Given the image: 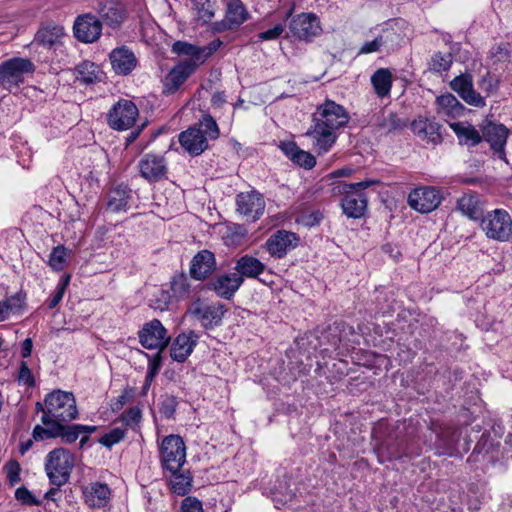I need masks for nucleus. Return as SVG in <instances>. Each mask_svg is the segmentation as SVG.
Returning a JSON list of instances; mask_svg holds the SVG:
<instances>
[{
  "instance_id": "cd10ccee",
  "label": "nucleus",
  "mask_w": 512,
  "mask_h": 512,
  "mask_svg": "<svg viewBox=\"0 0 512 512\" xmlns=\"http://www.w3.org/2000/svg\"><path fill=\"white\" fill-rule=\"evenodd\" d=\"M509 130L502 124H488L483 132V136L490 143L492 149L498 153L504 154V146L507 141Z\"/></svg>"
},
{
  "instance_id": "f3484780",
  "label": "nucleus",
  "mask_w": 512,
  "mask_h": 512,
  "mask_svg": "<svg viewBox=\"0 0 512 512\" xmlns=\"http://www.w3.org/2000/svg\"><path fill=\"white\" fill-rule=\"evenodd\" d=\"M314 122V126L307 131L306 135L312 138L314 149L319 154L326 153L337 139V130L330 129L317 121Z\"/></svg>"
},
{
  "instance_id": "6ab92c4d",
  "label": "nucleus",
  "mask_w": 512,
  "mask_h": 512,
  "mask_svg": "<svg viewBox=\"0 0 512 512\" xmlns=\"http://www.w3.org/2000/svg\"><path fill=\"white\" fill-rule=\"evenodd\" d=\"M297 241L295 233L278 231L266 241V248L272 256L281 258L297 245Z\"/></svg>"
},
{
  "instance_id": "774afa93",
  "label": "nucleus",
  "mask_w": 512,
  "mask_h": 512,
  "mask_svg": "<svg viewBox=\"0 0 512 512\" xmlns=\"http://www.w3.org/2000/svg\"><path fill=\"white\" fill-rule=\"evenodd\" d=\"M140 131L141 129H137L135 131H132L126 138V141H127V145L131 144L132 142H134L137 137L139 136L140 134Z\"/></svg>"
},
{
  "instance_id": "f03ea898",
  "label": "nucleus",
  "mask_w": 512,
  "mask_h": 512,
  "mask_svg": "<svg viewBox=\"0 0 512 512\" xmlns=\"http://www.w3.org/2000/svg\"><path fill=\"white\" fill-rule=\"evenodd\" d=\"M375 184H379V181L369 179L357 183H339L334 190L344 195L341 203L344 214L350 218H361L367 207L363 190Z\"/></svg>"
},
{
  "instance_id": "a18cd8bd",
  "label": "nucleus",
  "mask_w": 512,
  "mask_h": 512,
  "mask_svg": "<svg viewBox=\"0 0 512 512\" xmlns=\"http://www.w3.org/2000/svg\"><path fill=\"white\" fill-rule=\"evenodd\" d=\"M66 249L63 246H57L53 249L50 255L49 264L54 270H61L63 268Z\"/></svg>"
},
{
  "instance_id": "e433bc0d",
  "label": "nucleus",
  "mask_w": 512,
  "mask_h": 512,
  "mask_svg": "<svg viewBox=\"0 0 512 512\" xmlns=\"http://www.w3.org/2000/svg\"><path fill=\"white\" fill-rule=\"evenodd\" d=\"M45 427L37 425L33 430V438L35 440H45L58 437L62 430V424L50 418L49 424Z\"/></svg>"
},
{
  "instance_id": "0eeeda50",
  "label": "nucleus",
  "mask_w": 512,
  "mask_h": 512,
  "mask_svg": "<svg viewBox=\"0 0 512 512\" xmlns=\"http://www.w3.org/2000/svg\"><path fill=\"white\" fill-rule=\"evenodd\" d=\"M223 44L220 39L211 41L207 46H196L184 41H176L172 45V52L178 55L188 56L187 59L180 63L194 64L198 68L203 64L211 55H213Z\"/></svg>"
},
{
  "instance_id": "c9c22d12",
  "label": "nucleus",
  "mask_w": 512,
  "mask_h": 512,
  "mask_svg": "<svg viewBox=\"0 0 512 512\" xmlns=\"http://www.w3.org/2000/svg\"><path fill=\"white\" fill-rule=\"evenodd\" d=\"M196 20L203 24L208 23L215 14L214 4L210 0H191Z\"/></svg>"
},
{
  "instance_id": "c756f323",
  "label": "nucleus",
  "mask_w": 512,
  "mask_h": 512,
  "mask_svg": "<svg viewBox=\"0 0 512 512\" xmlns=\"http://www.w3.org/2000/svg\"><path fill=\"white\" fill-rule=\"evenodd\" d=\"M65 36L64 28L56 24L43 26L36 34L35 41L47 48H53L61 44Z\"/></svg>"
},
{
  "instance_id": "b1692460",
  "label": "nucleus",
  "mask_w": 512,
  "mask_h": 512,
  "mask_svg": "<svg viewBox=\"0 0 512 512\" xmlns=\"http://www.w3.org/2000/svg\"><path fill=\"white\" fill-rule=\"evenodd\" d=\"M242 285V277L236 273L222 274L209 283V288L218 296L230 299Z\"/></svg>"
},
{
  "instance_id": "338daca9",
  "label": "nucleus",
  "mask_w": 512,
  "mask_h": 512,
  "mask_svg": "<svg viewBox=\"0 0 512 512\" xmlns=\"http://www.w3.org/2000/svg\"><path fill=\"white\" fill-rule=\"evenodd\" d=\"M175 411V408H174V400L173 399H170L169 400V405L166 404L164 406V413L167 415V416H170L173 414V412Z\"/></svg>"
},
{
  "instance_id": "bb28decb",
  "label": "nucleus",
  "mask_w": 512,
  "mask_h": 512,
  "mask_svg": "<svg viewBox=\"0 0 512 512\" xmlns=\"http://www.w3.org/2000/svg\"><path fill=\"white\" fill-rule=\"evenodd\" d=\"M196 338L197 336L193 332L190 334L178 335L171 346V357L178 362L186 360L193 351V347L196 344Z\"/></svg>"
},
{
  "instance_id": "393cba45",
  "label": "nucleus",
  "mask_w": 512,
  "mask_h": 512,
  "mask_svg": "<svg viewBox=\"0 0 512 512\" xmlns=\"http://www.w3.org/2000/svg\"><path fill=\"white\" fill-rule=\"evenodd\" d=\"M85 502L93 508H102L110 499V489L106 484L94 482L83 489Z\"/></svg>"
},
{
  "instance_id": "1a4fd4ad",
  "label": "nucleus",
  "mask_w": 512,
  "mask_h": 512,
  "mask_svg": "<svg viewBox=\"0 0 512 512\" xmlns=\"http://www.w3.org/2000/svg\"><path fill=\"white\" fill-rule=\"evenodd\" d=\"M138 116L136 105L127 99H120L108 113L111 128L119 131L131 128Z\"/></svg>"
},
{
  "instance_id": "5701e85b",
  "label": "nucleus",
  "mask_w": 512,
  "mask_h": 512,
  "mask_svg": "<svg viewBox=\"0 0 512 512\" xmlns=\"http://www.w3.org/2000/svg\"><path fill=\"white\" fill-rule=\"evenodd\" d=\"M225 312V306L219 302L212 304H199L193 310V314L206 328L219 325Z\"/></svg>"
},
{
  "instance_id": "8fccbe9b",
  "label": "nucleus",
  "mask_w": 512,
  "mask_h": 512,
  "mask_svg": "<svg viewBox=\"0 0 512 512\" xmlns=\"http://www.w3.org/2000/svg\"><path fill=\"white\" fill-rule=\"evenodd\" d=\"M69 279L70 277L67 276L61 283L58 284L54 295L48 302L49 309H54L60 303L65 293V289L69 283Z\"/></svg>"
},
{
  "instance_id": "e2e57ef3",
  "label": "nucleus",
  "mask_w": 512,
  "mask_h": 512,
  "mask_svg": "<svg viewBox=\"0 0 512 512\" xmlns=\"http://www.w3.org/2000/svg\"><path fill=\"white\" fill-rule=\"evenodd\" d=\"M469 105L480 107L484 106V98H463Z\"/></svg>"
},
{
  "instance_id": "a19ab883",
  "label": "nucleus",
  "mask_w": 512,
  "mask_h": 512,
  "mask_svg": "<svg viewBox=\"0 0 512 512\" xmlns=\"http://www.w3.org/2000/svg\"><path fill=\"white\" fill-rule=\"evenodd\" d=\"M170 479L171 490L177 495H185L188 493L192 486V478L184 473L171 472Z\"/></svg>"
},
{
  "instance_id": "dca6fc26",
  "label": "nucleus",
  "mask_w": 512,
  "mask_h": 512,
  "mask_svg": "<svg viewBox=\"0 0 512 512\" xmlns=\"http://www.w3.org/2000/svg\"><path fill=\"white\" fill-rule=\"evenodd\" d=\"M249 18V13L239 0H231L227 4L225 18L214 24L217 32L233 30L241 26Z\"/></svg>"
},
{
  "instance_id": "7c9ffc66",
  "label": "nucleus",
  "mask_w": 512,
  "mask_h": 512,
  "mask_svg": "<svg viewBox=\"0 0 512 512\" xmlns=\"http://www.w3.org/2000/svg\"><path fill=\"white\" fill-rule=\"evenodd\" d=\"M194 64L178 63L167 75L165 86L170 93H175L186 79L196 70Z\"/></svg>"
},
{
  "instance_id": "412c9836",
  "label": "nucleus",
  "mask_w": 512,
  "mask_h": 512,
  "mask_svg": "<svg viewBox=\"0 0 512 512\" xmlns=\"http://www.w3.org/2000/svg\"><path fill=\"white\" fill-rule=\"evenodd\" d=\"M138 166L141 176L149 182L159 181L167 172L164 159L152 154L145 155Z\"/></svg>"
},
{
  "instance_id": "4be33fe9",
  "label": "nucleus",
  "mask_w": 512,
  "mask_h": 512,
  "mask_svg": "<svg viewBox=\"0 0 512 512\" xmlns=\"http://www.w3.org/2000/svg\"><path fill=\"white\" fill-rule=\"evenodd\" d=\"M98 13L101 20L112 28H118L126 17V10L123 4L113 0L101 2L98 7Z\"/></svg>"
},
{
  "instance_id": "58836bf2",
  "label": "nucleus",
  "mask_w": 512,
  "mask_h": 512,
  "mask_svg": "<svg viewBox=\"0 0 512 512\" xmlns=\"http://www.w3.org/2000/svg\"><path fill=\"white\" fill-rule=\"evenodd\" d=\"M129 192L126 189L116 188L110 192L108 209L112 212L126 210L129 199Z\"/></svg>"
},
{
  "instance_id": "69168bd1",
  "label": "nucleus",
  "mask_w": 512,
  "mask_h": 512,
  "mask_svg": "<svg viewBox=\"0 0 512 512\" xmlns=\"http://www.w3.org/2000/svg\"><path fill=\"white\" fill-rule=\"evenodd\" d=\"M351 173H352V169L342 168V169H338V170L334 171L332 173V175L335 177H342V176H350Z\"/></svg>"
},
{
  "instance_id": "9d476101",
  "label": "nucleus",
  "mask_w": 512,
  "mask_h": 512,
  "mask_svg": "<svg viewBox=\"0 0 512 512\" xmlns=\"http://www.w3.org/2000/svg\"><path fill=\"white\" fill-rule=\"evenodd\" d=\"M289 30L292 36L308 42L320 33L321 27L314 14L301 13L292 18L289 24Z\"/></svg>"
},
{
  "instance_id": "aec40b11",
  "label": "nucleus",
  "mask_w": 512,
  "mask_h": 512,
  "mask_svg": "<svg viewBox=\"0 0 512 512\" xmlns=\"http://www.w3.org/2000/svg\"><path fill=\"white\" fill-rule=\"evenodd\" d=\"M113 70L118 75L130 74L137 65V59L132 50L126 46L117 47L109 55Z\"/></svg>"
},
{
  "instance_id": "ddd939ff",
  "label": "nucleus",
  "mask_w": 512,
  "mask_h": 512,
  "mask_svg": "<svg viewBox=\"0 0 512 512\" xmlns=\"http://www.w3.org/2000/svg\"><path fill=\"white\" fill-rule=\"evenodd\" d=\"M139 340L141 345L147 349L162 350L167 346L169 337L167 336V331L161 322L154 319L145 324L139 332Z\"/></svg>"
},
{
  "instance_id": "a211bd4d",
  "label": "nucleus",
  "mask_w": 512,
  "mask_h": 512,
  "mask_svg": "<svg viewBox=\"0 0 512 512\" xmlns=\"http://www.w3.org/2000/svg\"><path fill=\"white\" fill-rule=\"evenodd\" d=\"M216 270L215 255L209 250L199 251L192 259L190 275L196 280H204Z\"/></svg>"
},
{
  "instance_id": "de8ad7c7",
  "label": "nucleus",
  "mask_w": 512,
  "mask_h": 512,
  "mask_svg": "<svg viewBox=\"0 0 512 512\" xmlns=\"http://www.w3.org/2000/svg\"><path fill=\"white\" fill-rule=\"evenodd\" d=\"M440 126L437 123L431 122L428 128L422 134L421 138L428 143L436 145L442 141L441 133L439 132Z\"/></svg>"
},
{
  "instance_id": "6e6d98bb",
  "label": "nucleus",
  "mask_w": 512,
  "mask_h": 512,
  "mask_svg": "<svg viewBox=\"0 0 512 512\" xmlns=\"http://www.w3.org/2000/svg\"><path fill=\"white\" fill-rule=\"evenodd\" d=\"M284 32V25L277 24L273 28L259 33L258 37L262 41L277 39Z\"/></svg>"
},
{
  "instance_id": "49530a36",
  "label": "nucleus",
  "mask_w": 512,
  "mask_h": 512,
  "mask_svg": "<svg viewBox=\"0 0 512 512\" xmlns=\"http://www.w3.org/2000/svg\"><path fill=\"white\" fill-rule=\"evenodd\" d=\"M124 435H125L124 430H122L120 428H114L109 433H106L105 435H103L99 439V442L106 447H111L112 445L121 441L124 438Z\"/></svg>"
},
{
  "instance_id": "13d9d810",
  "label": "nucleus",
  "mask_w": 512,
  "mask_h": 512,
  "mask_svg": "<svg viewBox=\"0 0 512 512\" xmlns=\"http://www.w3.org/2000/svg\"><path fill=\"white\" fill-rule=\"evenodd\" d=\"M15 497L23 504H37V501L33 498L31 492L25 487L18 488L15 492Z\"/></svg>"
},
{
  "instance_id": "4c0bfd02",
  "label": "nucleus",
  "mask_w": 512,
  "mask_h": 512,
  "mask_svg": "<svg viewBox=\"0 0 512 512\" xmlns=\"http://www.w3.org/2000/svg\"><path fill=\"white\" fill-rule=\"evenodd\" d=\"M24 300L25 295L20 292L0 302V321L7 319L11 312L21 309L24 304Z\"/></svg>"
},
{
  "instance_id": "09e8293b",
  "label": "nucleus",
  "mask_w": 512,
  "mask_h": 512,
  "mask_svg": "<svg viewBox=\"0 0 512 512\" xmlns=\"http://www.w3.org/2000/svg\"><path fill=\"white\" fill-rule=\"evenodd\" d=\"M121 419L126 426L134 427L141 419V411L138 407H132L122 414Z\"/></svg>"
},
{
  "instance_id": "39448f33",
  "label": "nucleus",
  "mask_w": 512,
  "mask_h": 512,
  "mask_svg": "<svg viewBox=\"0 0 512 512\" xmlns=\"http://www.w3.org/2000/svg\"><path fill=\"white\" fill-rule=\"evenodd\" d=\"M480 227L489 238L500 242L512 237V218L504 209H494L483 215Z\"/></svg>"
},
{
  "instance_id": "864d4df0",
  "label": "nucleus",
  "mask_w": 512,
  "mask_h": 512,
  "mask_svg": "<svg viewBox=\"0 0 512 512\" xmlns=\"http://www.w3.org/2000/svg\"><path fill=\"white\" fill-rule=\"evenodd\" d=\"M181 512H203L202 503L194 497H187L182 501Z\"/></svg>"
},
{
  "instance_id": "603ef678",
  "label": "nucleus",
  "mask_w": 512,
  "mask_h": 512,
  "mask_svg": "<svg viewBox=\"0 0 512 512\" xmlns=\"http://www.w3.org/2000/svg\"><path fill=\"white\" fill-rule=\"evenodd\" d=\"M499 81L495 75L487 73L480 82V88L486 93H496Z\"/></svg>"
},
{
  "instance_id": "f257e3e1",
  "label": "nucleus",
  "mask_w": 512,
  "mask_h": 512,
  "mask_svg": "<svg viewBox=\"0 0 512 512\" xmlns=\"http://www.w3.org/2000/svg\"><path fill=\"white\" fill-rule=\"evenodd\" d=\"M219 129L210 115L179 134L181 147L191 156H198L208 148V140L217 139Z\"/></svg>"
},
{
  "instance_id": "680f3d73",
  "label": "nucleus",
  "mask_w": 512,
  "mask_h": 512,
  "mask_svg": "<svg viewBox=\"0 0 512 512\" xmlns=\"http://www.w3.org/2000/svg\"><path fill=\"white\" fill-rule=\"evenodd\" d=\"M18 471H19V465L17 463L11 464V468L9 471V478L11 482H15L18 480Z\"/></svg>"
},
{
  "instance_id": "2eb2a0df",
  "label": "nucleus",
  "mask_w": 512,
  "mask_h": 512,
  "mask_svg": "<svg viewBox=\"0 0 512 512\" xmlns=\"http://www.w3.org/2000/svg\"><path fill=\"white\" fill-rule=\"evenodd\" d=\"M318 112L319 117L315 118L314 121L328 126L330 129L338 130L349 120L348 113L345 109L341 105L329 99L323 106L318 108Z\"/></svg>"
},
{
  "instance_id": "ea45409f",
  "label": "nucleus",
  "mask_w": 512,
  "mask_h": 512,
  "mask_svg": "<svg viewBox=\"0 0 512 512\" xmlns=\"http://www.w3.org/2000/svg\"><path fill=\"white\" fill-rule=\"evenodd\" d=\"M453 63V56L451 53L436 52L432 55L428 62V69L435 73L447 71Z\"/></svg>"
},
{
  "instance_id": "c03bdc74",
  "label": "nucleus",
  "mask_w": 512,
  "mask_h": 512,
  "mask_svg": "<svg viewBox=\"0 0 512 512\" xmlns=\"http://www.w3.org/2000/svg\"><path fill=\"white\" fill-rule=\"evenodd\" d=\"M171 289L175 296L179 298L187 297L190 292L188 277L183 273L174 276L171 282Z\"/></svg>"
},
{
  "instance_id": "0e129e2a",
  "label": "nucleus",
  "mask_w": 512,
  "mask_h": 512,
  "mask_svg": "<svg viewBox=\"0 0 512 512\" xmlns=\"http://www.w3.org/2000/svg\"><path fill=\"white\" fill-rule=\"evenodd\" d=\"M59 488L60 487H57V486H53L52 488H50L46 492L45 498L48 499V500L55 501L56 500L55 496L59 493Z\"/></svg>"
},
{
  "instance_id": "20e7f679",
  "label": "nucleus",
  "mask_w": 512,
  "mask_h": 512,
  "mask_svg": "<svg viewBox=\"0 0 512 512\" xmlns=\"http://www.w3.org/2000/svg\"><path fill=\"white\" fill-rule=\"evenodd\" d=\"M75 465L74 455L65 448L50 451L45 459V472L50 484L61 487L69 479Z\"/></svg>"
},
{
  "instance_id": "4468645a",
  "label": "nucleus",
  "mask_w": 512,
  "mask_h": 512,
  "mask_svg": "<svg viewBox=\"0 0 512 512\" xmlns=\"http://www.w3.org/2000/svg\"><path fill=\"white\" fill-rule=\"evenodd\" d=\"M73 29L79 41L93 43L101 36L102 22L95 15L85 14L76 18Z\"/></svg>"
},
{
  "instance_id": "72a5a7b5",
  "label": "nucleus",
  "mask_w": 512,
  "mask_h": 512,
  "mask_svg": "<svg viewBox=\"0 0 512 512\" xmlns=\"http://www.w3.org/2000/svg\"><path fill=\"white\" fill-rule=\"evenodd\" d=\"M453 131L458 136L460 142L470 144L472 146L477 145L481 142V136L479 132L472 126H465L460 123H454L451 125Z\"/></svg>"
},
{
  "instance_id": "5fc2aeb1",
  "label": "nucleus",
  "mask_w": 512,
  "mask_h": 512,
  "mask_svg": "<svg viewBox=\"0 0 512 512\" xmlns=\"http://www.w3.org/2000/svg\"><path fill=\"white\" fill-rule=\"evenodd\" d=\"M18 379L29 387H32L35 384L32 372L25 361H22L20 364Z\"/></svg>"
},
{
  "instance_id": "37998d69",
  "label": "nucleus",
  "mask_w": 512,
  "mask_h": 512,
  "mask_svg": "<svg viewBox=\"0 0 512 512\" xmlns=\"http://www.w3.org/2000/svg\"><path fill=\"white\" fill-rule=\"evenodd\" d=\"M441 113L455 117L463 110V106L457 101V98H436Z\"/></svg>"
},
{
  "instance_id": "9b49d317",
  "label": "nucleus",
  "mask_w": 512,
  "mask_h": 512,
  "mask_svg": "<svg viewBox=\"0 0 512 512\" xmlns=\"http://www.w3.org/2000/svg\"><path fill=\"white\" fill-rule=\"evenodd\" d=\"M441 203L439 191L432 187H420L410 192L408 204L420 213H429Z\"/></svg>"
},
{
  "instance_id": "423d86ee",
  "label": "nucleus",
  "mask_w": 512,
  "mask_h": 512,
  "mask_svg": "<svg viewBox=\"0 0 512 512\" xmlns=\"http://www.w3.org/2000/svg\"><path fill=\"white\" fill-rule=\"evenodd\" d=\"M161 462L170 472H180L186 461V447L178 435L166 436L160 446Z\"/></svg>"
},
{
  "instance_id": "2f4dec72",
  "label": "nucleus",
  "mask_w": 512,
  "mask_h": 512,
  "mask_svg": "<svg viewBox=\"0 0 512 512\" xmlns=\"http://www.w3.org/2000/svg\"><path fill=\"white\" fill-rule=\"evenodd\" d=\"M458 210L471 220H481L483 209L479 196L476 194H465L457 202Z\"/></svg>"
},
{
  "instance_id": "7ed1b4c3",
  "label": "nucleus",
  "mask_w": 512,
  "mask_h": 512,
  "mask_svg": "<svg viewBox=\"0 0 512 512\" xmlns=\"http://www.w3.org/2000/svg\"><path fill=\"white\" fill-rule=\"evenodd\" d=\"M46 415H42L41 422L49 424L50 418L61 423L68 422L77 417L76 400L72 393L61 390L53 391L45 398Z\"/></svg>"
},
{
  "instance_id": "473e14b6",
  "label": "nucleus",
  "mask_w": 512,
  "mask_h": 512,
  "mask_svg": "<svg viewBox=\"0 0 512 512\" xmlns=\"http://www.w3.org/2000/svg\"><path fill=\"white\" fill-rule=\"evenodd\" d=\"M392 73L387 68H380L371 76V83L378 96H387L392 85Z\"/></svg>"
},
{
  "instance_id": "6e6552de",
  "label": "nucleus",
  "mask_w": 512,
  "mask_h": 512,
  "mask_svg": "<svg viewBox=\"0 0 512 512\" xmlns=\"http://www.w3.org/2000/svg\"><path fill=\"white\" fill-rule=\"evenodd\" d=\"M35 70L34 64L26 58H12L0 65V84L5 88L18 85L25 74Z\"/></svg>"
},
{
  "instance_id": "bf43d9fd",
  "label": "nucleus",
  "mask_w": 512,
  "mask_h": 512,
  "mask_svg": "<svg viewBox=\"0 0 512 512\" xmlns=\"http://www.w3.org/2000/svg\"><path fill=\"white\" fill-rule=\"evenodd\" d=\"M431 121H429L426 118L418 117L411 123V129L413 132L420 137L425 132V130L428 128V125H430Z\"/></svg>"
},
{
  "instance_id": "f8f14e48",
  "label": "nucleus",
  "mask_w": 512,
  "mask_h": 512,
  "mask_svg": "<svg viewBox=\"0 0 512 512\" xmlns=\"http://www.w3.org/2000/svg\"><path fill=\"white\" fill-rule=\"evenodd\" d=\"M237 212L248 221H255L264 213L265 201L256 191L242 192L236 197Z\"/></svg>"
},
{
  "instance_id": "4d7b16f0",
  "label": "nucleus",
  "mask_w": 512,
  "mask_h": 512,
  "mask_svg": "<svg viewBox=\"0 0 512 512\" xmlns=\"http://www.w3.org/2000/svg\"><path fill=\"white\" fill-rule=\"evenodd\" d=\"M384 43L383 37L378 36L374 40L370 42H366L360 49V54H368L372 52H376L380 49L382 44Z\"/></svg>"
},
{
  "instance_id": "79ce46f5",
  "label": "nucleus",
  "mask_w": 512,
  "mask_h": 512,
  "mask_svg": "<svg viewBox=\"0 0 512 512\" xmlns=\"http://www.w3.org/2000/svg\"><path fill=\"white\" fill-rule=\"evenodd\" d=\"M78 79L84 83H93L98 79L99 69L94 63L85 61L77 67Z\"/></svg>"
},
{
  "instance_id": "f704fd0d",
  "label": "nucleus",
  "mask_w": 512,
  "mask_h": 512,
  "mask_svg": "<svg viewBox=\"0 0 512 512\" xmlns=\"http://www.w3.org/2000/svg\"><path fill=\"white\" fill-rule=\"evenodd\" d=\"M450 87L460 96H480L473 90L472 76L469 73H462L450 82Z\"/></svg>"
},
{
  "instance_id": "3c124183",
  "label": "nucleus",
  "mask_w": 512,
  "mask_h": 512,
  "mask_svg": "<svg viewBox=\"0 0 512 512\" xmlns=\"http://www.w3.org/2000/svg\"><path fill=\"white\" fill-rule=\"evenodd\" d=\"M78 427L79 425H62V430L59 436H61L65 442L73 443L78 439L79 435L81 434L80 429H77Z\"/></svg>"
},
{
  "instance_id": "a878e982",
  "label": "nucleus",
  "mask_w": 512,
  "mask_h": 512,
  "mask_svg": "<svg viewBox=\"0 0 512 512\" xmlns=\"http://www.w3.org/2000/svg\"><path fill=\"white\" fill-rule=\"evenodd\" d=\"M234 269L236 275L242 277L243 282L245 277L257 278L265 271L266 266L256 257L246 254L236 261Z\"/></svg>"
},
{
  "instance_id": "c85d7f7f",
  "label": "nucleus",
  "mask_w": 512,
  "mask_h": 512,
  "mask_svg": "<svg viewBox=\"0 0 512 512\" xmlns=\"http://www.w3.org/2000/svg\"><path fill=\"white\" fill-rule=\"evenodd\" d=\"M284 154L295 164L305 169H311L315 166V157L304 150H301L294 142L282 143L280 146Z\"/></svg>"
},
{
  "instance_id": "052dcab7",
  "label": "nucleus",
  "mask_w": 512,
  "mask_h": 512,
  "mask_svg": "<svg viewBox=\"0 0 512 512\" xmlns=\"http://www.w3.org/2000/svg\"><path fill=\"white\" fill-rule=\"evenodd\" d=\"M33 348V342L31 338H26L22 343L21 355L23 358H27L31 355Z\"/></svg>"
}]
</instances>
